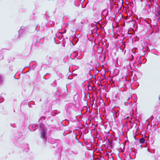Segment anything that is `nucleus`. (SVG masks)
<instances>
[{
	"label": "nucleus",
	"instance_id": "obj_3",
	"mask_svg": "<svg viewBox=\"0 0 160 160\" xmlns=\"http://www.w3.org/2000/svg\"><path fill=\"white\" fill-rule=\"evenodd\" d=\"M74 105L72 103L67 104L65 106V109L66 111L67 115L68 114L69 117H70L72 114V111L73 110Z\"/></svg>",
	"mask_w": 160,
	"mask_h": 160
},
{
	"label": "nucleus",
	"instance_id": "obj_39",
	"mask_svg": "<svg viewBox=\"0 0 160 160\" xmlns=\"http://www.w3.org/2000/svg\"><path fill=\"white\" fill-rule=\"evenodd\" d=\"M64 120H68L67 119H64Z\"/></svg>",
	"mask_w": 160,
	"mask_h": 160
},
{
	"label": "nucleus",
	"instance_id": "obj_16",
	"mask_svg": "<svg viewBox=\"0 0 160 160\" xmlns=\"http://www.w3.org/2000/svg\"><path fill=\"white\" fill-rule=\"evenodd\" d=\"M145 140L144 139V138H140L139 139V142L142 144L144 143L145 142Z\"/></svg>",
	"mask_w": 160,
	"mask_h": 160
},
{
	"label": "nucleus",
	"instance_id": "obj_24",
	"mask_svg": "<svg viewBox=\"0 0 160 160\" xmlns=\"http://www.w3.org/2000/svg\"><path fill=\"white\" fill-rule=\"evenodd\" d=\"M130 58L131 61H132L134 59V56L133 55L131 54Z\"/></svg>",
	"mask_w": 160,
	"mask_h": 160
},
{
	"label": "nucleus",
	"instance_id": "obj_37",
	"mask_svg": "<svg viewBox=\"0 0 160 160\" xmlns=\"http://www.w3.org/2000/svg\"><path fill=\"white\" fill-rule=\"evenodd\" d=\"M149 118H148V119H147V120H149Z\"/></svg>",
	"mask_w": 160,
	"mask_h": 160
},
{
	"label": "nucleus",
	"instance_id": "obj_43",
	"mask_svg": "<svg viewBox=\"0 0 160 160\" xmlns=\"http://www.w3.org/2000/svg\"><path fill=\"white\" fill-rule=\"evenodd\" d=\"M75 118H76V119L77 120V119L76 118V117H75Z\"/></svg>",
	"mask_w": 160,
	"mask_h": 160
},
{
	"label": "nucleus",
	"instance_id": "obj_4",
	"mask_svg": "<svg viewBox=\"0 0 160 160\" xmlns=\"http://www.w3.org/2000/svg\"><path fill=\"white\" fill-rule=\"evenodd\" d=\"M120 110V108L118 107H115L112 108L111 111L113 113V116L115 120H116V118H117L119 116Z\"/></svg>",
	"mask_w": 160,
	"mask_h": 160
},
{
	"label": "nucleus",
	"instance_id": "obj_44",
	"mask_svg": "<svg viewBox=\"0 0 160 160\" xmlns=\"http://www.w3.org/2000/svg\"><path fill=\"white\" fill-rule=\"evenodd\" d=\"M132 120V118H131V120Z\"/></svg>",
	"mask_w": 160,
	"mask_h": 160
},
{
	"label": "nucleus",
	"instance_id": "obj_47",
	"mask_svg": "<svg viewBox=\"0 0 160 160\" xmlns=\"http://www.w3.org/2000/svg\"><path fill=\"white\" fill-rule=\"evenodd\" d=\"M101 122H102V121H101Z\"/></svg>",
	"mask_w": 160,
	"mask_h": 160
},
{
	"label": "nucleus",
	"instance_id": "obj_45",
	"mask_svg": "<svg viewBox=\"0 0 160 160\" xmlns=\"http://www.w3.org/2000/svg\"><path fill=\"white\" fill-rule=\"evenodd\" d=\"M140 57H139V59H140Z\"/></svg>",
	"mask_w": 160,
	"mask_h": 160
},
{
	"label": "nucleus",
	"instance_id": "obj_41",
	"mask_svg": "<svg viewBox=\"0 0 160 160\" xmlns=\"http://www.w3.org/2000/svg\"><path fill=\"white\" fill-rule=\"evenodd\" d=\"M56 36L57 37H58L57 35H56Z\"/></svg>",
	"mask_w": 160,
	"mask_h": 160
},
{
	"label": "nucleus",
	"instance_id": "obj_14",
	"mask_svg": "<svg viewBox=\"0 0 160 160\" xmlns=\"http://www.w3.org/2000/svg\"><path fill=\"white\" fill-rule=\"evenodd\" d=\"M87 76L88 79L89 80H90L91 78H92L93 77V75L91 74L90 71H89L88 73H87Z\"/></svg>",
	"mask_w": 160,
	"mask_h": 160
},
{
	"label": "nucleus",
	"instance_id": "obj_2",
	"mask_svg": "<svg viewBox=\"0 0 160 160\" xmlns=\"http://www.w3.org/2000/svg\"><path fill=\"white\" fill-rule=\"evenodd\" d=\"M28 31V28L27 27L22 26L18 31V35L17 38H20L24 36L26 33Z\"/></svg>",
	"mask_w": 160,
	"mask_h": 160
},
{
	"label": "nucleus",
	"instance_id": "obj_21",
	"mask_svg": "<svg viewBox=\"0 0 160 160\" xmlns=\"http://www.w3.org/2000/svg\"><path fill=\"white\" fill-rule=\"evenodd\" d=\"M73 40L75 42V44H74L72 42V43L73 45H74L76 44V43L78 42V38H75Z\"/></svg>",
	"mask_w": 160,
	"mask_h": 160
},
{
	"label": "nucleus",
	"instance_id": "obj_34",
	"mask_svg": "<svg viewBox=\"0 0 160 160\" xmlns=\"http://www.w3.org/2000/svg\"><path fill=\"white\" fill-rule=\"evenodd\" d=\"M45 76H46V75H44V76H43V78H44V79H46V78H45Z\"/></svg>",
	"mask_w": 160,
	"mask_h": 160
},
{
	"label": "nucleus",
	"instance_id": "obj_46",
	"mask_svg": "<svg viewBox=\"0 0 160 160\" xmlns=\"http://www.w3.org/2000/svg\"><path fill=\"white\" fill-rule=\"evenodd\" d=\"M60 75H62V74H60Z\"/></svg>",
	"mask_w": 160,
	"mask_h": 160
},
{
	"label": "nucleus",
	"instance_id": "obj_23",
	"mask_svg": "<svg viewBox=\"0 0 160 160\" xmlns=\"http://www.w3.org/2000/svg\"><path fill=\"white\" fill-rule=\"evenodd\" d=\"M46 119V117L45 116H42L40 117L39 120H44Z\"/></svg>",
	"mask_w": 160,
	"mask_h": 160
},
{
	"label": "nucleus",
	"instance_id": "obj_30",
	"mask_svg": "<svg viewBox=\"0 0 160 160\" xmlns=\"http://www.w3.org/2000/svg\"><path fill=\"white\" fill-rule=\"evenodd\" d=\"M150 118L151 119H150L151 120H153V116H151V117H150Z\"/></svg>",
	"mask_w": 160,
	"mask_h": 160
},
{
	"label": "nucleus",
	"instance_id": "obj_20",
	"mask_svg": "<svg viewBox=\"0 0 160 160\" xmlns=\"http://www.w3.org/2000/svg\"><path fill=\"white\" fill-rule=\"evenodd\" d=\"M40 39L39 38H38L36 40V43L35 44V45L36 46H38V44H40Z\"/></svg>",
	"mask_w": 160,
	"mask_h": 160
},
{
	"label": "nucleus",
	"instance_id": "obj_9",
	"mask_svg": "<svg viewBox=\"0 0 160 160\" xmlns=\"http://www.w3.org/2000/svg\"><path fill=\"white\" fill-rule=\"evenodd\" d=\"M66 0H58L57 2V4L60 7H63L66 3Z\"/></svg>",
	"mask_w": 160,
	"mask_h": 160
},
{
	"label": "nucleus",
	"instance_id": "obj_29",
	"mask_svg": "<svg viewBox=\"0 0 160 160\" xmlns=\"http://www.w3.org/2000/svg\"><path fill=\"white\" fill-rule=\"evenodd\" d=\"M66 32V29H64V31L63 32H59V33H60V34H63V33H65Z\"/></svg>",
	"mask_w": 160,
	"mask_h": 160
},
{
	"label": "nucleus",
	"instance_id": "obj_48",
	"mask_svg": "<svg viewBox=\"0 0 160 160\" xmlns=\"http://www.w3.org/2000/svg\"><path fill=\"white\" fill-rule=\"evenodd\" d=\"M135 120H138L137 119H136Z\"/></svg>",
	"mask_w": 160,
	"mask_h": 160
},
{
	"label": "nucleus",
	"instance_id": "obj_42",
	"mask_svg": "<svg viewBox=\"0 0 160 160\" xmlns=\"http://www.w3.org/2000/svg\"><path fill=\"white\" fill-rule=\"evenodd\" d=\"M37 28V26H36V28Z\"/></svg>",
	"mask_w": 160,
	"mask_h": 160
},
{
	"label": "nucleus",
	"instance_id": "obj_12",
	"mask_svg": "<svg viewBox=\"0 0 160 160\" xmlns=\"http://www.w3.org/2000/svg\"><path fill=\"white\" fill-rule=\"evenodd\" d=\"M82 0H75L74 1V4L76 7H79L81 4H82V5L81 3Z\"/></svg>",
	"mask_w": 160,
	"mask_h": 160
},
{
	"label": "nucleus",
	"instance_id": "obj_10",
	"mask_svg": "<svg viewBox=\"0 0 160 160\" xmlns=\"http://www.w3.org/2000/svg\"><path fill=\"white\" fill-rule=\"evenodd\" d=\"M101 14L103 16L106 17L108 14V10L106 9H104L102 12Z\"/></svg>",
	"mask_w": 160,
	"mask_h": 160
},
{
	"label": "nucleus",
	"instance_id": "obj_38",
	"mask_svg": "<svg viewBox=\"0 0 160 160\" xmlns=\"http://www.w3.org/2000/svg\"><path fill=\"white\" fill-rule=\"evenodd\" d=\"M100 118H101V120H103L102 119V118H101V117H100Z\"/></svg>",
	"mask_w": 160,
	"mask_h": 160
},
{
	"label": "nucleus",
	"instance_id": "obj_33",
	"mask_svg": "<svg viewBox=\"0 0 160 160\" xmlns=\"http://www.w3.org/2000/svg\"><path fill=\"white\" fill-rule=\"evenodd\" d=\"M80 54H79H79H78H78H77V56H78V57H79V56H80Z\"/></svg>",
	"mask_w": 160,
	"mask_h": 160
},
{
	"label": "nucleus",
	"instance_id": "obj_13",
	"mask_svg": "<svg viewBox=\"0 0 160 160\" xmlns=\"http://www.w3.org/2000/svg\"><path fill=\"white\" fill-rule=\"evenodd\" d=\"M5 49H2L0 51V60H1L3 58V54L4 51Z\"/></svg>",
	"mask_w": 160,
	"mask_h": 160
},
{
	"label": "nucleus",
	"instance_id": "obj_35",
	"mask_svg": "<svg viewBox=\"0 0 160 160\" xmlns=\"http://www.w3.org/2000/svg\"><path fill=\"white\" fill-rule=\"evenodd\" d=\"M81 23L82 24H83V22L82 21L81 22Z\"/></svg>",
	"mask_w": 160,
	"mask_h": 160
},
{
	"label": "nucleus",
	"instance_id": "obj_22",
	"mask_svg": "<svg viewBox=\"0 0 160 160\" xmlns=\"http://www.w3.org/2000/svg\"><path fill=\"white\" fill-rule=\"evenodd\" d=\"M3 80L2 76L0 75V85L2 84L3 83Z\"/></svg>",
	"mask_w": 160,
	"mask_h": 160
},
{
	"label": "nucleus",
	"instance_id": "obj_49",
	"mask_svg": "<svg viewBox=\"0 0 160 160\" xmlns=\"http://www.w3.org/2000/svg\"><path fill=\"white\" fill-rule=\"evenodd\" d=\"M159 99L160 100V97L159 98Z\"/></svg>",
	"mask_w": 160,
	"mask_h": 160
},
{
	"label": "nucleus",
	"instance_id": "obj_8",
	"mask_svg": "<svg viewBox=\"0 0 160 160\" xmlns=\"http://www.w3.org/2000/svg\"><path fill=\"white\" fill-rule=\"evenodd\" d=\"M133 75V71L132 69H131L129 70V71H128L127 72V73L126 74V76L125 77V79L126 80L127 77L129 79L130 78H131Z\"/></svg>",
	"mask_w": 160,
	"mask_h": 160
},
{
	"label": "nucleus",
	"instance_id": "obj_26",
	"mask_svg": "<svg viewBox=\"0 0 160 160\" xmlns=\"http://www.w3.org/2000/svg\"><path fill=\"white\" fill-rule=\"evenodd\" d=\"M4 100V99L2 98H0V103H1L3 102Z\"/></svg>",
	"mask_w": 160,
	"mask_h": 160
},
{
	"label": "nucleus",
	"instance_id": "obj_5",
	"mask_svg": "<svg viewBox=\"0 0 160 160\" xmlns=\"http://www.w3.org/2000/svg\"><path fill=\"white\" fill-rule=\"evenodd\" d=\"M46 62H42V65L41 67H44L45 65L46 67H48L51 64L52 61L53 59L51 57L48 55L46 57Z\"/></svg>",
	"mask_w": 160,
	"mask_h": 160
},
{
	"label": "nucleus",
	"instance_id": "obj_18",
	"mask_svg": "<svg viewBox=\"0 0 160 160\" xmlns=\"http://www.w3.org/2000/svg\"><path fill=\"white\" fill-rule=\"evenodd\" d=\"M88 90L89 91H92L93 90V88L90 86V84H88Z\"/></svg>",
	"mask_w": 160,
	"mask_h": 160
},
{
	"label": "nucleus",
	"instance_id": "obj_36",
	"mask_svg": "<svg viewBox=\"0 0 160 160\" xmlns=\"http://www.w3.org/2000/svg\"><path fill=\"white\" fill-rule=\"evenodd\" d=\"M29 68H31L30 64L29 65Z\"/></svg>",
	"mask_w": 160,
	"mask_h": 160
},
{
	"label": "nucleus",
	"instance_id": "obj_1",
	"mask_svg": "<svg viewBox=\"0 0 160 160\" xmlns=\"http://www.w3.org/2000/svg\"><path fill=\"white\" fill-rule=\"evenodd\" d=\"M40 128L41 129V137L43 139V141L46 142L47 139V129L45 128V125L42 123H40L38 125ZM38 125L36 126L38 127Z\"/></svg>",
	"mask_w": 160,
	"mask_h": 160
},
{
	"label": "nucleus",
	"instance_id": "obj_15",
	"mask_svg": "<svg viewBox=\"0 0 160 160\" xmlns=\"http://www.w3.org/2000/svg\"><path fill=\"white\" fill-rule=\"evenodd\" d=\"M125 46L124 45V46L123 47L122 46L120 47V50L122 51V52H123V53L124 54H125L126 52V50H124V48H125Z\"/></svg>",
	"mask_w": 160,
	"mask_h": 160
},
{
	"label": "nucleus",
	"instance_id": "obj_7",
	"mask_svg": "<svg viewBox=\"0 0 160 160\" xmlns=\"http://www.w3.org/2000/svg\"><path fill=\"white\" fill-rule=\"evenodd\" d=\"M118 2L115 4L114 5L115 8L116 9H121L122 6L123 5V0H118Z\"/></svg>",
	"mask_w": 160,
	"mask_h": 160
},
{
	"label": "nucleus",
	"instance_id": "obj_31",
	"mask_svg": "<svg viewBox=\"0 0 160 160\" xmlns=\"http://www.w3.org/2000/svg\"><path fill=\"white\" fill-rule=\"evenodd\" d=\"M53 84H55V86H56V81H55L53 83Z\"/></svg>",
	"mask_w": 160,
	"mask_h": 160
},
{
	"label": "nucleus",
	"instance_id": "obj_27",
	"mask_svg": "<svg viewBox=\"0 0 160 160\" xmlns=\"http://www.w3.org/2000/svg\"><path fill=\"white\" fill-rule=\"evenodd\" d=\"M158 117H156V119L157 120H158V119H159V120H160V114H158Z\"/></svg>",
	"mask_w": 160,
	"mask_h": 160
},
{
	"label": "nucleus",
	"instance_id": "obj_40",
	"mask_svg": "<svg viewBox=\"0 0 160 160\" xmlns=\"http://www.w3.org/2000/svg\"><path fill=\"white\" fill-rule=\"evenodd\" d=\"M40 101H41V99H40Z\"/></svg>",
	"mask_w": 160,
	"mask_h": 160
},
{
	"label": "nucleus",
	"instance_id": "obj_11",
	"mask_svg": "<svg viewBox=\"0 0 160 160\" xmlns=\"http://www.w3.org/2000/svg\"><path fill=\"white\" fill-rule=\"evenodd\" d=\"M154 14L156 17H157L158 19L160 18V8L156 9L154 12Z\"/></svg>",
	"mask_w": 160,
	"mask_h": 160
},
{
	"label": "nucleus",
	"instance_id": "obj_6",
	"mask_svg": "<svg viewBox=\"0 0 160 160\" xmlns=\"http://www.w3.org/2000/svg\"><path fill=\"white\" fill-rule=\"evenodd\" d=\"M94 22L95 24L92 23L91 24V27L93 28L91 29V31L92 34L96 33V34L98 35V34L97 32V31L99 28L97 27V23L95 22Z\"/></svg>",
	"mask_w": 160,
	"mask_h": 160
},
{
	"label": "nucleus",
	"instance_id": "obj_19",
	"mask_svg": "<svg viewBox=\"0 0 160 160\" xmlns=\"http://www.w3.org/2000/svg\"><path fill=\"white\" fill-rule=\"evenodd\" d=\"M126 123L127 124H130L131 127H132L133 126V122H132V121L129 120L128 121H127Z\"/></svg>",
	"mask_w": 160,
	"mask_h": 160
},
{
	"label": "nucleus",
	"instance_id": "obj_28",
	"mask_svg": "<svg viewBox=\"0 0 160 160\" xmlns=\"http://www.w3.org/2000/svg\"><path fill=\"white\" fill-rule=\"evenodd\" d=\"M154 27L156 29V32H158V27L157 26H154Z\"/></svg>",
	"mask_w": 160,
	"mask_h": 160
},
{
	"label": "nucleus",
	"instance_id": "obj_25",
	"mask_svg": "<svg viewBox=\"0 0 160 160\" xmlns=\"http://www.w3.org/2000/svg\"><path fill=\"white\" fill-rule=\"evenodd\" d=\"M36 64H34L32 65V68H33V69H34L36 67Z\"/></svg>",
	"mask_w": 160,
	"mask_h": 160
},
{
	"label": "nucleus",
	"instance_id": "obj_17",
	"mask_svg": "<svg viewBox=\"0 0 160 160\" xmlns=\"http://www.w3.org/2000/svg\"><path fill=\"white\" fill-rule=\"evenodd\" d=\"M153 124L152 123V124L153 126H157L158 124V121H153Z\"/></svg>",
	"mask_w": 160,
	"mask_h": 160
},
{
	"label": "nucleus",
	"instance_id": "obj_32",
	"mask_svg": "<svg viewBox=\"0 0 160 160\" xmlns=\"http://www.w3.org/2000/svg\"><path fill=\"white\" fill-rule=\"evenodd\" d=\"M63 37V36L62 35V38H60V36H58V38H59V40H61V38H62V37Z\"/></svg>",
	"mask_w": 160,
	"mask_h": 160
}]
</instances>
